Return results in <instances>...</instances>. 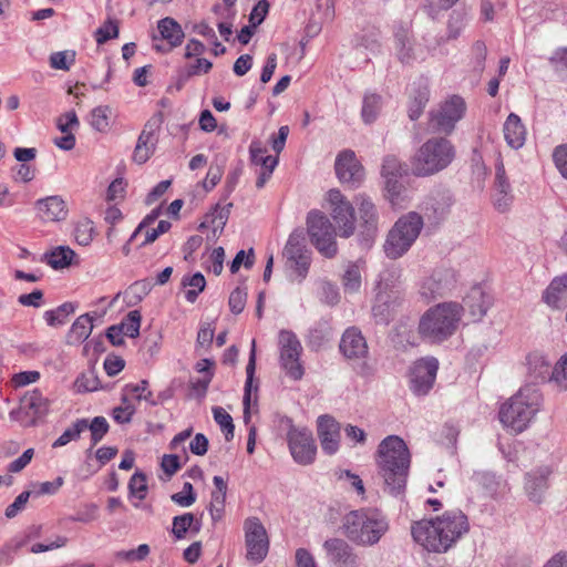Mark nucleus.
<instances>
[{
    "label": "nucleus",
    "instance_id": "obj_21",
    "mask_svg": "<svg viewBox=\"0 0 567 567\" xmlns=\"http://www.w3.org/2000/svg\"><path fill=\"white\" fill-rule=\"evenodd\" d=\"M317 432L322 451L328 455L336 454L340 446V424L330 415H320Z\"/></svg>",
    "mask_w": 567,
    "mask_h": 567
},
{
    "label": "nucleus",
    "instance_id": "obj_62",
    "mask_svg": "<svg viewBox=\"0 0 567 567\" xmlns=\"http://www.w3.org/2000/svg\"><path fill=\"white\" fill-rule=\"evenodd\" d=\"M56 126L61 133H72L79 126V120L74 111H69L60 115L56 120Z\"/></svg>",
    "mask_w": 567,
    "mask_h": 567
},
{
    "label": "nucleus",
    "instance_id": "obj_60",
    "mask_svg": "<svg viewBox=\"0 0 567 567\" xmlns=\"http://www.w3.org/2000/svg\"><path fill=\"white\" fill-rule=\"evenodd\" d=\"M99 517V507L95 504H86L81 511H79L74 516H71L69 519L71 522L78 523H91L96 520Z\"/></svg>",
    "mask_w": 567,
    "mask_h": 567
},
{
    "label": "nucleus",
    "instance_id": "obj_53",
    "mask_svg": "<svg viewBox=\"0 0 567 567\" xmlns=\"http://www.w3.org/2000/svg\"><path fill=\"white\" fill-rule=\"evenodd\" d=\"M125 393L134 394L136 400H145L146 402L151 404H156V402L153 400V393L148 389V382L146 380H142L141 382L136 384H127L124 388Z\"/></svg>",
    "mask_w": 567,
    "mask_h": 567
},
{
    "label": "nucleus",
    "instance_id": "obj_5",
    "mask_svg": "<svg viewBox=\"0 0 567 567\" xmlns=\"http://www.w3.org/2000/svg\"><path fill=\"white\" fill-rule=\"evenodd\" d=\"M343 534L359 546H373L389 529L386 518L377 509L349 512L342 520Z\"/></svg>",
    "mask_w": 567,
    "mask_h": 567
},
{
    "label": "nucleus",
    "instance_id": "obj_35",
    "mask_svg": "<svg viewBox=\"0 0 567 567\" xmlns=\"http://www.w3.org/2000/svg\"><path fill=\"white\" fill-rule=\"evenodd\" d=\"M256 368V343L255 340L251 342V350L249 355V361L246 367V373H247V380L245 384V394H244V420L246 423L249 422L250 414H249V408H250V400H251V388H252V378L255 373Z\"/></svg>",
    "mask_w": 567,
    "mask_h": 567
},
{
    "label": "nucleus",
    "instance_id": "obj_4",
    "mask_svg": "<svg viewBox=\"0 0 567 567\" xmlns=\"http://www.w3.org/2000/svg\"><path fill=\"white\" fill-rule=\"evenodd\" d=\"M463 315V306L455 301L432 306L420 318L419 334L430 343H442L457 331Z\"/></svg>",
    "mask_w": 567,
    "mask_h": 567
},
{
    "label": "nucleus",
    "instance_id": "obj_51",
    "mask_svg": "<svg viewBox=\"0 0 567 567\" xmlns=\"http://www.w3.org/2000/svg\"><path fill=\"white\" fill-rule=\"evenodd\" d=\"M230 206L231 204H229L227 207H220L217 205L212 214L206 216V220L200 225V227H204L207 224H212L214 230L223 229L228 218Z\"/></svg>",
    "mask_w": 567,
    "mask_h": 567
},
{
    "label": "nucleus",
    "instance_id": "obj_13",
    "mask_svg": "<svg viewBox=\"0 0 567 567\" xmlns=\"http://www.w3.org/2000/svg\"><path fill=\"white\" fill-rule=\"evenodd\" d=\"M287 441L295 462L300 465H309L315 462L317 445L309 429L297 427L290 424L287 432Z\"/></svg>",
    "mask_w": 567,
    "mask_h": 567
},
{
    "label": "nucleus",
    "instance_id": "obj_2",
    "mask_svg": "<svg viewBox=\"0 0 567 567\" xmlns=\"http://www.w3.org/2000/svg\"><path fill=\"white\" fill-rule=\"evenodd\" d=\"M411 456L405 442L396 436L383 439L375 454L378 473L383 480L384 492L392 496L403 494L410 468Z\"/></svg>",
    "mask_w": 567,
    "mask_h": 567
},
{
    "label": "nucleus",
    "instance_id": "obj_27",
    "mask_svg": "<svg viewBox=\"0 0 567 567\" xmlns=\"http://www.w3.org/2000/svg\"><path fill=\"white\" fill-rule=\"evenodd\" d=\"M511 192L512 188L505 174L504 164L499 162L496 165L494 193V205L498 210L504 212L508 208L512 200Z\"/></svg>",
    "mask_w": 567,
    "mask_h": 567
},
{
    "label": "nucleus",
    "instance_id": "obj_48",
    "mask_svg": "<svg viewBox=\"0 0 567 567\" xmlns=\"http://www.w3.org/2000/svg\"><path fill=\"white\" fill-rule=\"evenodd\" d=\"M49 60L52 69L69 71L75 62V52L72 50L54 52Z\"/></svg>",
    "mask_w": 567,
    "mask_h": 567
},
{
    "label": "nucleus",
    "instance_id": "obj_23",
    "mask_svg": "<svg viewBox=\"0 0 567 567\" xmlns=\"http://www.w3.org/2000/svg\"><path fill=\"white\" fill-rule=\"evenodd\" d=\"M340 351L348 359H362L368 354V343L355 327L348 328L340 341Z\"/></svg>",
    "mask_w": 567,
    "mask_h": 567
},
{
    "label": "nucleus",
    "instance_id": "obj_10",
    "mask_svg": "<svg viewBox=\"0 0 567 567\" xmlns=\"http://www.w3.org/2000/svg\"><path fill=\"white\" fill-rule=\"evenodd\" d=\"M307 231L311 244L322 256L333 258L337 255L336 229L322 212L313 209L308 213Z\"/></svg>",
    "mask_w": 567,
    "mask_h": 567
},
{
    "label": "nucleus",
    "instance_id": "obj_40",
    "mask_svg": "<svg viewBox=\"0 0 567 567\" xmlns=\"http://www.w3.org/2000/svg\"><path fill=\"white\" fill-rule=\"evenodd\" d=\"M75 308L72 303L65 302L56 309L48 310L44 312V319L51 327L62 326L66 322L70 315L74 312Z\"/></svg>",
    "mask_w": 567,
    "mask_h": 567
},
{
    "label": "nucleus",
    "instance_id": "obj_31",
    "mask_svg": "<svg viewBox=\"0 0 567 567\" xmlns=\"http://www.w3.org/2000/svg\"><path fill=\"white\" fill-rule=\"evenodd\" d=\"M92 330L93 318L90 313L82 315L72 323L66 334V342L69 344H80L90 337Z\"/></svg>",
    "mask_w": 567,
    "mask_h": 567
},
{
    "label": "nucleus",
    "instance_id": "obj_18",
    "mask_svg": "<svg viewBox=\"0 0 567 567\" xmlns=\"http://www.w3.org/2000/svg\"><path fill=\"white\" fill-rule=\"evenodd\" d=\"M455 285V271L451 268L441 267L433 270V272L423 280L420 292L426 299H435L451 292Z\"/></svg>",
    "mask_w": 567,
    "mask_h": 567
},
{
    "label": "nucleus",
    "instance_id": "obj_15",
    "mask_svg": "<svg viewBox=\"0 0 567 567\" xmlns=\"http://www.w3.org/2000/svg\"><path fill=\"white\" fill-rule=\"evenodd\" d=\"M244 530L247 559L256 564L261 563L269 550V539L264 525L259 518L249 517L244 523Z\"/></svg>",
    "mask_w": 567,
    "mask_h": 567
},
{
    "label": "nucleus",
    "instance_id": "obj_29",
    "mask_svg": "<svg viewBox=\"0 0 567 567\" xmlns=\"http://www.w3.org/2000/svg\"><path fill=\"white\" fill-rule=\"evenodd\" d=\"M394 47L399 60L402 63H412L419 59H424L413 44L410 32L405 29H400L394 37Z\"/></svg>",
    "mask_w": 567,
    "mask_h": 567
},
{
    "label": "nucleus",
    "instance_id": "obj_34",
    "mask_svg": "<svg viewBox=\"0 0 567 567\" xmlns=\"http://www.w3.org/2000/svg\"><path fill=\"white\" fill-rule=\"evenodd\" d=\"M76 254L68 246H59L45 254L44 259L53 269H63L71 266Z\"/></svg>",
    "mask_w": 567,
    "mask_h": 567
},
{
    "label": "nucleus",
    "instance_id": "obj_3",
    "mask_svg": "<svg viewBox=\"0 0 567 567\" xmlns=\"http://www.w3.org/2000/svg\"><path fill=\"white\" fill-rule=\"evenodd\" d=\"M544 403L543 393L535 385L522 386L499 409L501 423L515 434L524 432L534 422Z\"/></svg>",
    "mask_w": 567,
    "mask_h": 567
},
{
    "label": "nucleus",
    "instance_id": "obj_45",
    "mask_svg": "<svg viewBox=\"0 0 567 567\" xmlns=\"http://www.w3.org/2000/svg\"><path fill=\"white\" fill-rule=\"evenodd\" d=\"M249 151H250V157H251L252 164L259 165V166H261V168H265V167L275 168L277 166V164H278L277 157L266 155V150H264L261 147L260 143H256V142L251 143Z\"/></svg>",
    "mask_w": 567,
    "mask_h": 567
},
{
    "label": "nucleus",
    "instance_id": "obj_50",
    "mask_svg": "<svg viewBox=\"0 0 567 567\" xmlns=\"http://www.w3.org/2000/svg\"><path fill=\"white\" fill-rule=\"evenodd\" d=\"M135 411V405L127 399L126 395H123L122 404L113 409L112 415L115 422L124 424L131 422Z\"/></svg>",
    "mask_w": 567,
    "mask_h": 567
},
{
    "label": "nucleus",
    "instance_id": "obj_55",
    "mask_svg": "<svg viewBox=\"0 0 567 567\" xmlns=\"http://www.w3.org/2000/svg\"><path fill=\"white\" fill-rule=\"evenodd\" d=\"M184 285L189 287V289L185 292L187 301L194 302L198 293L204 290L206 280L200 272H197L193 275L187 281L185 280Z\"/></svg>",
    "mask_w": 567,
    "mask_h": 567
},
{
    "label": "nucleus",
    "instance_id": "obj_11",
    "mask_svg": "<svg viewBox=\"0 0 567 567\" xmlns=\"http://www.w3.org/2000/svg\"><path fill=\"white\" fill-rule=\"evenodd\" d=\"M327 202L332 219L337 224L338 234L349 238L355 230V216L352 204L339 189H330L327 193Z\"/></svg>",
    "mask_w": 567,
    "mask_h": 567
},
{
    "label": "nucleus",
    "instance_id": "obj_30",
    "mask_svg": "<svg viewBox=\"0 0 567 567\" xmlns=\"http://www.w3.org/2000/svg\"><path fill=\"white\" fill-rule=\"evenodd\" d=\"M158 31L162 35L163 40H167L168 48H162L156 44L155 48L158 51H169L174 47H177L182 43L184 38V32L181 25L172 18H164L158 21Z\"/></svg>",
    "mask_w": 567,
    "mask_h": 567
},
{
    "label": "nucleus",
    "instance_id": "obj_14",
    "mask_svg": "<svg viewBox=\"0 0 567 567\" xmlns=\"http://www.w3.org/2000/svg\"><path fill=\"white\" fill-rule=\"evenodd\" d=\"M280 363L286 374L300 380L303 377V367L300 362L302 347L295 333L281 331L279 333Z\"/></svg>",
    "mask_w": 567,
    "mask_h": 567
},
{
    "label": "nucleus",
    "instance_id": "obj_64",
    "mask_svg": "<svg viewBox=\"0 0 567 567\" xmlns=\"http://www.w3.org/2000/svg\"><path fill=\"white\" fill-rule=\"evenodd\" d=\"M553 161L560 175L567 179V145H559L554 150Z\"/></svg>",
    "mask_w": 567,
    "mask_h": 567
},
{
    "label": "nucleus",
    "instance_id": "obj_8",
    "mask_svg": "<svg viewBox=\"0 0 567 567\" xmlns=\"http://www.w3.org/2000/svg\"><path fill=\"white\" fill-rule=\"evenodd\" d=\"M285 275L295 284H301L307 278L311 265V251L305 245L301 230H295L284 247Z\"/></svg>",
    "mask_w": 567,
    "mask_h": 567
},
{
    "label": "nucleus",
    "instance_id": "obj_17",
    "mask_svg": "<svg viewBox=\"0 0 567 567\" xmlns=\"http://www.w3.org/2000/svg\"><path fill=\"white\" fill-rule=\"evenodd\" d=\"M439 361L434 357L422 358L410 370V389L416 395H425L433 388Z\"/></svg>",
    "mask_w": 567,
    "mask_h": 567
},
{
    "label": "nucleus",
    "instance_id": "obj_57",
    "mask_svg": "<svg viewBox=\"0 0 567 567\" xmlns=\"http://www.w3.org/2000/svg\"><path fill=\"white\" fill-rule=\"evenodd\" d=\"M118 35V25L114 20H107L95 31V40L99 44H103Z\"/></svg>",
    "mask_w": 567,
    "mask_h": 567
},
{
    "label": "nucleus",
    "instance_id": "obj_54",
    "mask_svg": "<svg viewBox=\"0 0 567 567\" xmlns=\"http://www.w3.org/2000/svg\"><path fill=\"white\" fill-rule=\"evenodd\" d=\"M194 515L192 513H185L179 516H175L173 518V528L172 533L177 539H182L185 537L187 530L192 527L194 523Z\"/></svg>",
    "mask_w": 567,
    "mask_h": 567
},
{
    "label": "nucleus",
    "instance_id": "obj_6",
    "mask_svg": "<svg viewBox=\"0 0 567 567\" xmlns=\"http://www.w3.org/2000/svg\"><path fill=\"white\" fill-rule=\"evenodd\" d=\"M455 158V147L444 137L423 143L411 158V171L417 177H429L445 169Z\"/></svg>",
    "mask_w": 567,
    "mask_h": 567
},
{
    "label": "nucleus",
    "instance_id": "obj_42",
    "mask_svg": "<svg viewBox=\"0 0 567 567\" xmlns=\"http://www.w3.org/2000/svg\"><path fill=\"white\" fill-rule=\"evenodd\" d=\"M361 270L357 264H350L347 266L342 284L346 292L354 293L361 288Z\"/></svg>",
    "mask_w": 567,
    "mask_h": 567
},
{
    "label": "nucleus",
    "instance_id": "obj_41",
    "mask_svg": "<svg viewBox=\"0 0 567 567\" xmlns=\"http://www.w3.org/2000/svg\"><path fill=\"white\" fill-rule=\"evenodd\" d=\"M549 381L559 391H567V352L563 354L553 367Z\"/></svg>",
    "mask_w": 567,
    "mask_h": 567
},
{
    "label": "nucleus",
    "instance_id": "obj_38",
    "mask_svg": "<svg viewBox=\"0 0 567 567\" xmlns=\"http://www.w3.org/2000/svg\"><path fill=\"white\" fill-rule=\"evenodd\" d=\"M112 110L107 105H100L94 107L91 111L90 115V124L91 126L101 133H106L110 127V117H111Z\"/></svg>",
    "mask_w": 567,
    "mask_h": 567
},
{
    "label": "nucleus",
    "instance_id": "obj_56",
    "mask_svg": "<svg viewBox=\"0 0 567 567\" xmlns=\"http://www.w3.org/2000/svg\"><path fill=\"white\" fill-rule=\"evenodd\" d=\"M321 300L327 305L334 306L339 302L340 295L338 287L327 280H320L318 282Z\"/></svg>",
    "mask_w": 567,
    "mask_h": 567
},
{
    "label": "nucleus",
    "instance_id": "obj_59",
    "mask_svg": "<svg viewBox=\"0 0 567 567\" xmlns=\"http://www.w3.org/2000/svg\"><path fill=\"white\" fill-rule=\"evenodd\" d=\"M172 501L182 507L192 506L196 501V495L194 493L193 485L188 482L184 483L183 491L173 494Z\"/></svg>",
    "mask_w": 567,
    "mask_h": 567
},
{
    "label": "nucleus",
    "instance_id": "obj_1",
    "mask_svg": "<svg viewBox=\"0 0 567 567\" xmlns=\"http://www.w3.org/2000/svg\"><path fill=\"white\" fill-rule=\"evenodd\" d=\"M470 530L467 516L458 509L446 511L412 525L413 539L427 551L446 553Z\"/></svg>",
    "mask_w": 567,
    "mask_h": 567
},
{
    "label": "nucleus",
    "instance_id": "obj_25",
    "mask_svg": "<svg viewBox=\"0 0 567 567\" xmlns=\"http://www.w3.org/2000/svg\"><path fill=\"white\" fill-rule=\"evenodd\" d=\"M551 471L548 466H543L527 474L525 489L530 501L540 503L544 493L548 487V477Z\"/></svg>",
    "mask_w": 567,
    "mask_h": 567
},
{
    "label": "nucleus",
    "instance_id": "obj_33",
    "mask_svg": "<svg viewBox=\"0 0 567 567\" xmlns=\"http://www.w3.org/2000/svg\"><path fill=\"white\" fill-rule=\"evenodd\" d=\"M148 125L142 131L138 136L137 144L134 150L133 159L137 164H144L153 154L155 138L152 131L147 130Z\"/></svg>",
    "mask_w": 567,
    "mask_h": 567
},
{
    "label": "nucleus",
    "instance_id": "obj_37",
    "mask_svg": "<svg viewBox=\"0 0 567 567\" xmlns=\"http://www.w3.org/2000/svg\"><path fill=\"white\" fill-rule=\"evenodd\" d=\"M466 305L474 320L482 319L489 307V301L480 289H474L466 299Z\"/></svg>",
    "mask_w": 567,
    "mask_h": 567
},
{
    "label": "nucleus",
    "instance_id": "obj_24",
    "mask_svg": "<svg viewBox=\"0 0 567 567\" xmlns=\"http://www.w3.org/2000/svg\"><path fill=\"white\" fill-rule=\"evenodd\" d=\"M503 134L506 144L513 150H519L525 145L527 131L520 117L511 113L503 124Z\"/></svg>",
    "mask_w": 567,
    "mask_h": 567
},
{
    "label": "nucleus",
    "instance_id": "obj_22",
    "mask_svg": "<svg viewBox=\"0 0 567 567\" xmlns=\"http://www.w3.org/2000/svg\"><path fill=\"white\" fill-rule=\"evenodd\" d=\"M38 217L44 223L65 220L69 209L65 200L59 195L40 198L34 203Z\"/></svg>",
    "mask_w": 567,
    "mask_h": 567
},
{
    "label": "nucleus",
    "instance_id": "obj_26",
    "mask_svg": "<svg viewBox=\"0 0 567 567\" xmlns=\"http://www.w3.org/2000/svg\"><path fill=\"white\" fill-rule=\"evenodd\" d=\"M396 300L395 292L382 291L381 284L379 285V292L372 307V315L377 323H388L392 319Z\"/></svg>",
    "mask_w": 567,
    "mask_h": 567
},
{
    "label": "nucleus",
    "instance_id": "obj_9",
    "mask_svg": "<svg viewBox=\"0 0 567 567\" xmlns=\"http://www.w3.org/2000/svg\"><path fill=\"white\" fill-rule=\"evenodd\" d=\"M51 401L39 389L24 392L19 405L9 413V417L23 427L37 426L50 411Z\"/></svg>",
    "mask_w": 567,
    "mask_h": 567
},
{
    "label": "nucleus",
    "instance_id": "obj_36",
    "mask_svg": "<svg viewBox=\"0 0 567 567\" xmlns=\"http://www.w3.org/2000/svg\"><path fill=\"white\" fill-rule=\"evenodd\" d=\"M382 109V99L374 93H367L363 96L361 117L365 124L373 123Z\"/></svg>",
    "mask_w": 567,
    "mask_h": 567
},
{
    "label": "nucleus",
    "instance_id": "obj_39",
    "mask_svg": "<svg viewBox=\"0 0 567 567\" xmlns=\"http://www.w3.org/2000/svg\"><path fill=\"white\" fill-rule=\"evenodd\" d=\"M526 365L529 373L536 379L544 378L549 369L546 355L538 351L532 352L526 357Z\"/></svg>",
    "mask_w": 567,
    "mask_h": 567
},
{
    "label": "nucleus",
    "instance_id": "obj_58",
    "mask_svg": "<svg viewBox=\"0 0 567 567\" xmlns=\"http://www.w3.org/2000/svg\"><path fill=\"white\" fill-rule=\"evenodd\" d=\"M130 493L138 499H144L147 493L146 476L143 473L136 472L128 482Z\"/></svg>",
    "mask_w": 567,
    "mask_h": 567
},
{
    "label": "nucleus",
    "instance_id": "obj_20",
    "mask_svg": "<svg viewBox=\"0 0 567 567\" xmlns=\"http://www.w3.org/2000/svg\"><path fill=\"white\" fill-rule=\"evenodd\" d=\"M327 558L336 567H358V556L352 547L341 538H329L323 543Z\"/></svg>",
    "mask_w": 567,
    "mask_h": 567
},
{
    "label": "nucleus",
    "instance_id": "obj_32",
    "mask_svg": "<svg viewBox=\"0 0 567 567\" xmlns=\"http://www.w3.org/2000/svg\"><path fill=\"white\" fill-rule=\"evenodd\" d=\"M360 219L368 230L375 229L378 224V210L370 197L359 194L355 197Z\"/></svg>",
    "mask_w": 567,
    "mask_h": 567
},
{
    "label": "nucleus",
    "instance_id": "obj_43",
    "mask_svg": "<svg viewBox=\"0 0 567 567\" xmlns=\"http://www.w3.org/2000/svg\"><path fill=\"white\" fill-rule=\"evenodd\" d=\"M89 422L85 419L78 420L72 426L68 427L53 443V447L66 445L72 440L80 437L81 433L87 430Z\"/></svg>",
    "mask_w": 567,
    "mask_h": 567
},
{
    "label": "nucleus",
    "instance_id": "obj_63",
    "mask_svg": "<svg viewBox=\"0 0 567 567\" xmlns=\"http://www.w3.org/2000/svg\"><path fill=\"white\" fill-rule=\"evenodd\" d=\"M171 223L167 220H161L158 221L157 226L155 228H146L145 231V238L142 241L141 246H146L152 243H154L159 235H163L167 233L171 229Z\"/></svg>",
    "mask_w": 567,
    "mask_h": 567
},
{
    "label": "nucleus",
    "instance_id": "obj_46",
    "mask_svg": "<svg viewBox=\"0 0 567 567\" xmlns=\"http://www.w3.org/2000/svg\"><path fill=\"white\" fill-rule=\"evenodd\" d=\"M95 230L93 221L84 218L76 223L74 228V238L81 246H87L93 240Z\"/></svg>",
    "mask_w": 567,
    "mask_h": 567
},
{
    "label": "nucleus",
    "instance_id": "obj_16",
    "mask_svg": "<svg viewBox=\"0 0 567 567\" xmlns=\"http://www.w3.org/2000/svg\"><path fill=\"white\" fill-rule=\"evenodd\" d=\"M408 167L396 156L386 155L383 158L381 176L384 179V188L388 199L392 205L399 204L404 187L400 178L406 175Z\"/></svg>",
    "mask_w": 567,
    "mask_h": 567
},
{
    "label": "nucleus",
    "instance_id": "obj_52",
    "mask_svg": "<svg viewBox=\"0 0 567 567\" xmlns=\"http://www.w3.org/2000/svg\"><path fill=\"white\" fill-rule=\"evenodd\" d=\"M87 429L91 432V447L95 446L109 431V423L103 416H95Z\"/></svg>",
    "mask_w": 567,
    "mask_h": 567
},
{
    "label": "nucleus",
    "instance_id": "obj_19",
    "mask_svg": "<svg viewBox=\"0 0 567 567\" xmlns=\"http://www.w3.org/2000/svg\"><path fill=\"white\" fill-rule=\"evenodd\" d=\"M336 174L339 181L351 186H359L364 179V169L353 151H342L336 158Z\"/></svg>",
    "mask_w": 567,
    "mask_h": 567
},
{
    "label": "nucleus",
    "instance_id": "obj_49",
    "mask_svg": "<svg viewBox=\"0 0 567 567\" xmlns=\"http://www.w3.org/2000/svg\"><path fill=\"white\" fill-rule=\"evenodd\" d=\"M141 313L137 310L130 311L126 318L117 326L124 336L136 338L140 334Z\"/></svg>",
    "mask_w": 567,
    "mask_h": 567
},
{
    "label": "nucleus",
    "instance_id": "obj_12",
    "mask_svg": "<svg viewBox=\"0 0 567 567\" xmlns=\"http://www.w3.org/2000/svg\"><path fill=\"white\" fill-rule=\"evenodd\" d=\"M466 104L461 96L453 95L431 113L430 128L433 132L450 134L455 124L464 116Z\"/></svg>",
    "mask_w": 567,
    "mask_h": 567
},
{
    "label": "nucleus",
    "instance_id": "obj_47",
    "mask_svg": "<svg viewBox=\"0 0 567 567\" xmlns=\"http://www.w3.org/2000/svg\"><path fill=\"white\" fill-rule=\"evenodd\" d=\"M213 415L215 422L224 432L226 441L233 440L235 426L230 414L224 408L215 406L213 408Z\"/></svg>",
    "mask_w": 567,
    "mask_h": 567
},
{
    "label": "nucleus",
    "instance_id": "obj_28",
    "mask_svg": "<svg viewBox=\"0 0 567 567\" xmlns=\"http://www.w3.org/2000/svg\"><path fill=\"white\" fill-rule=\"evenodd\" d=\"M543 300L553 309H560L567 303V274L551 280L543 295Z\"/></svg>",
    "mask_w": 567,
    "mask_h": 567
},
{
    "label": "nucleus",
    "instance_id": "obj_7",
    "mask_svg": "<svg viewBox=\"0 0 567 567\" xmlns=\"http://www.w3.org/2000/svg\"><path fill=\"white\" fill-rule=\"evenodd\" d=\"M423 225V218L416 212L402 215L386 235L383 245L385 256L398 259L405 255L420 236Z\"/></svg>",
    "mask_w": 567,
    "mask_h": 567
},
{
    "label": "nucleus",
    "instance_id": "obj_61",
    "mask_svg": "<svg viewBox=\"0 0 567 567\" xmlns=\"http://www.w3.org/2000/svg\"><path fill=\"white\" fill-rule=\"evenodd\" d=\"M247 300V291L244 288L237 287L234 289L229 296V308L231 312L238 315L240 313L246 305Z\"/></svg>",
    "mask_w": 567,
    "mask_h": 567
},
{
    "label": "nucleus",
    "instance_id": "obj_44",
    "mask_svg": "<svg viewBox=\"0 0 567 567\" xmlns=\"http://www.w3.org/2000/svg\"><path fill=\"white\" fill-rule=\"evenodd\" d=\"M151 553V548L147 544H141L134 549L120 550L115 553V558L118 561L124 563H137L145 560Z\"/></svg>",
    "mask_w": 567,
    "mask_h": 567
}]
</instances>
